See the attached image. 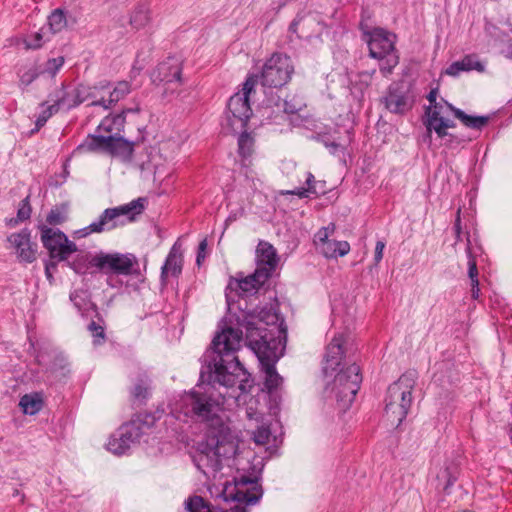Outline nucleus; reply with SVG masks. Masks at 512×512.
<instances>
[{"label":"nucleus","instance_id":"obj_1","mask_svg":"<svg viewBox=\"0 0 512 512\" xmlns=\"http://www.w3.org/2000/svg\"><path fill=\"white\" fill-rule=\"evenodd\" d=\"M241 332L232 328L217 333L212 341L213 356L201 370L200 379L206 385L185 392L171 405L172 415L183 422L205 424L208 432L230 428L221 414L232 406L245 402L253 386L250 374L239 362Z\"/></svg>","mask_w":512,"mask_h":512},{"label":"nucleus","instance_id":"obj_2","mask_svg":"<svg viewBox=\"0 0 512 512\" xmlns=\"http://www.w3.org/2000/svg\"><path fill=\"white\" fill-rule=\"evenodd\" d=\"M192 460L208 479H215L225 465L236 469L233 480L223 484L219 496L224 501L254 505L262 498L260 479L263 460L250 450L239 451L238 437L231 428L208 432L206 440L198 445Z\"/></svg>","mask_w":512,"mask_h":512},{"label":"nucleus","instance_id":"obj_3","mask_svg":"<svg viewBox=\"0 0 512 512\" xmlns=\"http://www.w3.org/2000/svg\"><path fill=\"white\" fill-rule=\"evenodd\" d=\"M136 258L132 254L106 253L99 251L95 254L85 253L69 263V266L81 275L102 273L107 276V285L117 288L122 282L116 277L120 275L128 276L132 274Z\"/></svg>","mask_w":512,"mask_h":512},{"label":"nucleus","instance_id":"obj_4","mask_svg":"<svg viewBox=\"0 0 512 512\" xmlns=\"http://www.w3.org/2000/svg\"><path fill=\"white\" fill-rule=\"evenodd\" d=\"M437 96L436 89L431 90L427 96L430 106L426 109L424 125L429 139H431L432 132H435L438 138H444L447 135V129L455 127V122L450 118L451 115H454L470 129L479 131L487 125L489 117L467 115L444 99L437 101Z\"/></svg>","mask_w":512,"mask_h":512},{"label":"nucleus","instance_id":"obj_5","mask_svg":"<svg viewBox=\"0 0 512 512\" xmlns=\"http://www.w3.org/2000/svg\"><path fill=\"white\" fill-rule=\"evenodd\" d=\"M240 310V314L236 316V325L233 326L231 318H226L221 328V333L224 329L232 328L241 332V342L243 340V328L246 330V339L249 342V335L253 333L255 339H259L260 335L268 334V338L272 335L273 338L278 339L279 329L281 330V337L285 335V341L287 340L286 329L282 327L283 321H280V316L274 305L265 306L261 308L257 315L254 313L246 312L242 309L241 305L237 307Z\"/></svg>","mask_w":512,"mask_h":512},{"label":"nucleus","instance_id":"obj_6","mask_svg":"<svg viewBox=\"0 0 512 512\" xmlns=\"http://www.w3.org/2000/svg\"><path fill=\"white\" fill-rule=\"evenodd\" d=\"M279 329V336H281ZM260 335L259 339L253 337V333L249 335V347L257 356L261 370L265 375V387L269 390L277 389L283 379L275 369L276 362L283 356L285 350V336L275 339L268 334Z\"/></svg>","mask_w":512,"mask_h":512},{"label":"nucleus","instance_id":"obj_7","mask_svg":"<svg viewBox=\"0 0 512 512\" xmlns=\"http://www.w3.org/2000/svg\"><path fill=\"white\" fill-rule=\"evenodd\" d=\"M417 378L416 371L410 370L388 387L385 398V415L391 425L399 426L408 415L413 402L412 392Z\"/></svg>","mask_w":512,"mask_h":512},{"label":"nucleus","instance_id":"obj_8","mask_svg":"<svg viewBox=\"0 0 512 512\" xmlns=\"http://www.w3.org/2000/svg\"><path fill=\"white\" fill-rule=\"evenodd\" d=\"M361 382L360 368L353 362L345 369L338 370L332 382L327 384L325 393L337 402L340 410L345 411L354 401Z\"/></svg>","mask_w":512,"mask_h":512},{"label":"nucleus","instance_id":"obj_9","mask_svg":"<svg viewBox=\"0 0 512 512\" xmlns=\"http://www.w3.org/2000/svg\"><path fill=\"white\" fill-rule=\"evenodd\" d=\"M396 35L383 28H374L369 33V55L380 61V71L388 76L399 63V56L395 49Z\"/></svg>","mask_w":512,"mask_h":512},{"label":"nucleus","instance_id":"obj_10","mask_svg":"<svg viewBox=\"0 0 512 512\" xmlns=\"http://www.w3.org/2000/svg\"><path fill=\"white\" fill-rule=\"evenodd\" d=\"M258 81L257 76H249L241 91L230 97L227 104V120L233 131L243 130L252 114L249 97Z\"/></svg>","mask_w":512,"mask_h":512},{"label":"nucleus","instance_id":"obj_11","mask_svg":"<svg viewBox=\"0 0 512 512\" xmlns=\"http://www.w3.org/2000/svg\"><path fill=\"white\" fill-rule=\"evenodd\" d=\"M144 210V199L138 198L130 203L105 209L97 220L93 221V228L97 233L111 231L126 222H131Z\"/></svg>","mask_w":512,"mask_h":512},{"label":"nucleus","instance_id":"obj_12","mask_svg":"<svg viewBox=\"0 0 512 512\" xmlns=\"http://www.w3.org/2000/svg\"><path fill=\"white\" fill-rule=\"evenodd\" d=\"M350 354V334L346 331L335 333L326 347L322 368L324 374L331 376L338 369L349 366L352 363Z\"/></svg>","mask_w":512,"mask_h":512},{"label":"nucleus","instance_id":"obj_13","mask_svg":"<svg viewBox=\"0 0 512 512\" xmlns=\"http://www.w3.org/2000/svg\"><path fill=\"white\" fill-rule=\"evenodd\" d=\"M294 71L290 57L283 54H273L264 64L261 73V83L267 87H282L291 78Z\"/></svg>","mask_w":512,"mask_h":512},{"label":"nucleus","instance_id":"obj_14","mask_svg":"<svg viewBox=\"0 0 512 512\" xmlns=\"http://www.w3.org/2000/svg\"><path fill=\"white\" fill-rule=\"evenodd\" d=\"M145 433L140 419L132 420L122 425L109 439L107 449L115 455L125 454L133 445L138 443Z\"/></svg>","mask_w":512,"mask_h":512},{"label":"nucleus","instance_id":"obj_15","mask_svg":"<svg viewBox=\"0 0 512 512\" xmlns=\"http://www.w3.org/2000/svg\"><path fill=\"white\" fill-rule=\"evenodd\" d=\"M41 241L44 247L49 251L51 258H57L64 261L69 256L77 252V245L70 241L68 237L59 229H53L45 225L40 227Z\"/></svg>","mask_w":512,"mask_h":512},{"label":"nucleus","instance_id":"obj_16","mask_svg":"<svg viewBox=\"0 0 512 512\" xmlns=\"http://www.w3.org/2000/svg\"><path fill=\"white\" fill-rule=\"evenodd\" d=\"M266 281L267 280L260 279L257 270H255L253 274L242 279L231 278L225 290V297L229 311L231 312L240 305L237 304L238 299L255 294Z\"/></svg>","mask_w":512,"mask_h":512},{"label":"nucleus","instance_id":"obj_17","mask_svg":"<svg viewBox=\"0 0 512 512\" xmlns=\"http://www.w3.org/2000/svg\"><path fill=\"white\" fill-rule=\"evenodd\" d=\"M335 232V224L330 223L314 235V244L317 250L328 259H337L347 255L350 251V244L347 241L332 239Z\"/></svg>","mask_w":512,"mask_h":512},{"label":"nucleus","instance_id":"obj_18","mask_svg":"<svg viewBox=\"0 0 512 512\" xmlns=\"http://www.w3.org/2000/svg\"><path fill=\"white\" fill-rule=\"evenodd\" d=\"M279 258L276 249L268 242L260 241L256 248V270L262 280H268L275 271Z\"/></svg>","mask_w":512,"mask_h":512},{"label":"nucleus","instance_id":"obj_19","mask_svg":"<svg viewBox=\"0 0 512 512\" xmlns=\"http://www.w3.org/2000/svg\"><path fill=\"white\" fill-rule=\"evenodd\" d=\"M181 72V58L177 56H171L157 66V68L151 74V79L155 83H180Z\"/></svg>","mask_w":512,"mask_h":512},{"label":"nucleus","instance_id":"obj_20","mask_svg":"<svg viewBox=\"0 0 512 512\" xmlns=\"http://www.w3.org/2000/svg\"><path fill=\"white\" fill-rule=\"evenodd\" d=\"M8 241L20 261L31 263L36 259L37 244L31 242V234L27 229L11 234Z\"/></svg>","mask_w":512,"mask_h":512},{"label":"nucleus","instance_id":"obj_21","mask_svg":"<svg viewBox=\"0 0 512 512\" xmlns=\"http://www.w3.org/2000/svg\"><path fill=\"white\" fill-rule=\"evenodd\" d=\"M385 107L392 113L403 114L410 107L406 93L398 85H391L384 97Z\"/></svg>","mask_w":512,"mask_h":512},{"label":"nucleus","instance_id":"obj_22","mask_svg":"<svg viewBox=\"0 0 512 512\" xmlns=\"http://www.w3.org/2000/svg\"><path fill=\"white\" fill-rule=\"evenodd\" d=\"M183 254L180 244L174 243L171 247L164 265L161 268V279L165 280L169 275L178 276L182 272Z\"/></svg>","mask_w":512,"mask_h":512},{"label":"nucleus","instance_id":"obj_23","mask_svg":"<svg viewBox=\"0 0 512 512\" xmlns=\"http://www.w3.org/2000/svg\"><path fill=\"white\" fill-rule=\"evenodd\" d=\"M130 92V85L126 81L118 82L113 90L105 91L104 94H108V98L105 95L101 96V98L93 100L91 105L94 106H103L104 108H109L114 103L118 102L122 98H124Z\"/></svg>","mask_w":512,"mask_h":512},{"label":"nucleus","instance_id":"obj_24","mask_svg":"<svg viewBox=\"0 0 512 512\" xmlns=\"http://www.w3.org/2000/svg\"><path fill=\"white\" fill-rule=\"evenodd\" d=\"M77 97V94H73L72 88L61 87L50 95V101L57 105L58 110H69L79 105Z\"/></svg>","mask_w":512,"mask_h":512},{"label":"nucleus","instance_id":"obj_25","mask_svg":"<svg viewBox=\"0 0 512 512\" xmlns=\"http://www.w3.org/2000/svg\"><path fill=\"white\" fill-rule=\"evenodd\" d=\"M132 109L123 111L121 114H117L114 116L105 117L98 126V130L100 132H106L108 135H119L122 131L125 123L124 113L132 112ZM135 112L139 111V108L134 110Z\"/></svg>","mask_w":512,"mask_h":512},{"label":"nucleus","instance_id":"obj_26","mask_svg":"<svg viewBox=\"0 0 512 512\" xmlns=\"http://www.w3.org/2000/svg\"><path fill=\"white\" fill-rule=\"evenodd\" d=\"M44 405L43 396L39 392L23 395L19 401V407L25 415H35L41 411Z\"/></svg>","mask_w":512,"mask_h":512},{"label":"nucleus","instance_id":"obj_27","mask_svg":"<svg viewBox=\"0 0 512 512\" xmlns=\"http://www.w3.org/2000/svg\"><path fill=\"white\" fill-rule=\"evenodd\" d=\"M108 135H89L80 145L76 151L79 153L107 151Z\"/></svg>","mask_w":512,"mask_h":512},{"label":"nucleus","instance_id":"obj_28","mask_svg":"<svg viewBox=\"0 0 512 512\" xmlns=\"http://www.w3.org/2000/svg\"><path fill=\"white\" fill-rule=\"evenodd\" d=\"M133 144L122 136L108 135L107 151L112 155L129 156L132 154Z\"/></svg>","mask_w":512,"mask_h":512},{"label":"nucleus","instance_id":"obj_29","mask_svg":"<svg viewBox=\"0 0 512 512\" xmlns=\"http://www.w3.org/2000/svg\"><path fill=\"white\" fill-rule=\"evenodd\" d=\"M70 300L81 315H88L90 310H95V305L91 302L86 291L76 290L72 292Z\"/></svg>","mask_w":512,"mask_h":512},{"label":"nucleus","instance_id":"obj_30","mask_svg":"<svg viewBox=\"0 0 512 512\" xmlns=\"http://www.w3.org/2000/svg\"><path fill=\"white\" fill-rule=\"evenodd\" d=\"M150 21V11L146 3H141L135 7L130 17V24L135 29L145 27Z\"/></svg>","mask_w":512,"mask_h":512},{"label":"nucleus","instance_id":"obj_31","mask_svg":"<svg viewBox=\"0 0 512 512\" xmlns=\"http://www.w3.org/2000/svg\"><path fill=\"white\" fill-rule=\"evenodd\" d=\"M149 390L150 384L147 375L145 373L140 374L131 391L133 398L143 401L149 396Z\"/></svg>","mask_w":512,"mask_h":512},{"label":"nucleus","instance_id":"obj_32","mask_svg":"<svg viewBox=\"0 0 512 512\" xmlns=\"http://www.w3.org/2000/svg\"><path fill=\"white\" fill-rule=\"evenodd\" d=\"M458 465L455 463H445L444 468L438 473L437 478L444 481V489H448L458 478Z\"/></svg>","mask_w":512,"mask_h":512},{"label":"nucleus","instance_id":"obj_33","mask_svg":"<svg viewBox=\"0 0 512 512\" xmlns=\"http://www.w3.org/2000/svg\"><path fill=\"white\" fill-rule=\"evenodd\" d=\"M306 184L307 188H296L294 190L287 191L285 194L297 195L300 198H308L311 194H318L316 189L317 181L311 172L307 173Z\"/></svg>","mask_w":512,"mask_h":512},{"label":"nucleus","instance_id":"obj_34","mask_svg":"<svg viewBox=\"0 0 512 512\" xmlns=\"http://www.w3.org/2000/svg\"><path fill=\"white\" fill-rule=\"evenodd\" d=\"M49 29L53 33L60 32L67 25L66 17L61 9H56L48 17Z\"/></svg>","mask_w":512,"mask_h":512},{"label":"nucleus","instance_id":"obj_35","mask_svg":"<svg viewBox=\"0 0 512 512\" xmlns=\"http://www.w3.org/2000/svg\"><path fill=\"white\" fill-rule=\"evenodd\" d=\"M48 40L45 28H41L39 31L31 33L25 40V46L28 49H38Z\"/></svg>","mask_w":512,"mask_h":512},{"label":"nucleus","instance_id":"obj_36","mask_svg":"<svg viewBox=\"0 0 512 512\" xmlns=\"http://www.w3.org/2000/svg\"><path fill=\"white\" fill-rule=\"evenodd\" d=\"M41 66L40 65H31L26 68L24 71H21L19 74L20 77V85L23 87H27L30 85L39 75H41Z\"/></svg>","mask_w":512,"mask_h":512},{"label":"nucleus","instance_id":"obj_37","mask_svg":"<svg viewBox=\"0 0 512 512\" xmlns=\"http://www.w3.org/2000/svg\"><path fill=\"white\" fill-rule=\"evenodd\" d=\"M314 21V17L311 15L307 16H297L294 21L290 25V31L294 33H299L301 37H308L309 35L305 34V28L308 27Z\"/></svg>","mask_w":512,"mask_h":512},{"label":"nucleus","instance_id":"obj_38","mask_svg":"<svg viewBox=\"0 0 512 512\" xmlns=\"http://www.w3.org/2000/svg\"><path fill=\"white\" fill-rule=\"evenodd\" d=\"M63 64L64 58L61 56L49 59L43 67L41 66V73L48 74L50 77H54L56 73L61 69Z\"/></svg>","mask_w":512,"mask_h":512},{"label":"nucleus","instance_id":"obj_39","mask_svg":"<svg viewBox=\"0 0 512 512\" xmlns=\"http://www.w3.org/2000/svg\"><path fill=\"white\" fill-rule=\"evenodd\" d=\"M59 110H58V107L57 105H55L54 103L48 105L47 107H45L41 113L38 115L37 119H36V122H35V129L32 131H38L41 127H43L46 122L48 121V119L54 115L55 113H57Z\"/></svg>","mask_w":512,"mask_h":512},{"label":"nucleus","instance_id":"obj_40","mask_svg":"<svg viewBox=\"0 0 512 512\" xmlns=\"http://www.w3.org/2000/svg\"><path fill=\"white\" fill-rule=\"evenodd\" d=\"M67 218V210L65 207H55L50 210L46 217L47 223L50 225H59Z\"/></svg>","mask_w":512,"mask_h":512},{"label":"nucleus","instance_id":"obj_41","mask_svg":"<svg viewBox=\"0 0 512 512\" xmlns=\"http://www.w3.org/2000/svg\"><path fill=\"white\" fill-rule=\"evenodd\" d=\"M462 65H464L465 72L478 71L484 72L485 66L481 63L476 55H466L462 59Z\"/></svg>","mask_w":512,"mask_h":512},{"label":"nucleus","instance_id":"obj_42","mask_svg":"<svg viewBox=\"0 0 512 512\" xmlns=\"http://www.w3.org/2000/svg\"><path fill=\"white\" fill-rule=\"evenodd\" d=\"M238 147L239 153L243 157L250 156L253 148V138L247 133H242L238 139Z\"/></svg>","mask_w":512,"mask_h":512},{"label":"nucleus","instance_id":"obj_43","mask_svg":"<svg viewBox=\"0 0 512 512\" xmlns=\"http://www.w3.org/2000/svg\"><path fill=\"white\" fill-rule=\"evenodd\" d=\"M444 140V145L450 149H455L464 144L465 142H468L471 140V138H466L459 135L451 134L447 131V135L444 138H441Z\"/></svg>","mask_w":512,"mask_h":512},{"label":"nucleus","instance_id":"obj_44","mask_svg":"<svg viewBox=\"0 0 512 512\" xmlns=\"http://www.w3.org/2000/svg\"><path fill=\"white\" fill-rule=\"evenodd\" d=\"M466 252L468 254V258H469V261H468V276L471 280V283H476L479 282L478 280V269H477V264H476V261L474 258H472L471 256V249H470V240L468 239V243H467V247H466Z\"/></svg>","mask_w":512,"mask_h":512},{"label":"nucleus","instance_id":"obj_45","mask_svg":"<svg viewBox=\"0 0 512 512\" xmlns=\"http://www.w3.org/2000/svg\"><path fill=\"white\" fill-rule=\"evenodd\" d=\"M271 436L270 429L264 425L259 426L254 432H253V440L258 445H264L269 442Z\"/></svg>","mask_w":512,"mask_h":512},{"label":"nucleus","instance_id":"obj_46","mask_svg":"<svg viewBox=\"0 0 512 512\" xmlns=\"http://www.w3.org/2000/svg\"><path fill=\"white\" fill-rule=\"evenodd\" d=\"M88 330L91 332L93 338H94V343H100L102 340H104V337H105V333H104V327L95 322V321H91V323L88 325Z\"/></svg>","mask_w":512,"mask_h":512},{"label":"nucleus","instance_id":"obj_47","mask_svg":"<svg viewBox=\"0 0 512 512\" xmlns=\"http://www.w3.org/2000/svg\"><path fill=\"white\" fill-rule=\"evenodd\" d=\"M31 215V207L29 205V199L26 197L24 200H22L21 205L17 212V217L20 221L27 220L30 218Z\"/></svg>","mask_w":512,"mask_h":512},{"label":"nucleus","instance_id":"obj_48","mask_svg":"<svg viewBox=\"0 0 512 512\" xmlns=\"http://www.w3.org/2000/svg\"><path fill=\"white\" fill-rule=\"evenodd\" d=\"M461 72H465L464 65H462V60L455 61V62L451 63L445 69V74L452 76V77L458 76Z\"/></svg>","mask_w":512,"mask_h":512},{"label":"nucleus","instance_id":"obj_49","mask_svg":"<svg viewBox=\"0 0 512 512\" xmlns=\"http://www.w3.org/2000/svg\"><path fill=\"white\" fill-rule=\"evenodd\" d=\"M73 89V94H77L78 97H77V100H79V104L83 103L84 101L87 100L88 96H89V89L85 86H78L76 88H72Z\"/></svg>","mask_w":512,"mask_h":512},{"label":"nucleus","instance_id":"obj_50","mask_svg":"<svg viewBox=\"0 0 512 512\" xmlns=\"http://www.w3.org/2000/svg\"><path fill=\"white\" fill-rule=\"evenodd\" d=\"M92 233H97V230L93 228V222L90 225H88V226H86L84 228L76 230L74 232V237H76V238H85V237L89 236Z\"/></svg>","mask_w":512,"mask_h":512},{"label":"nucleus","instance_id":"obj_51","mask_svg":"<svg viewBox=\"0 0 512 512\" xmlns=\"http://www.w3.org/2000/svg\"><path fill=\"white\" fill-rule=\"evenodd\" d=\"M321 142L323 145L329 149L330 153L336 154L339 150H343L344 148L335 141H328L325 139H322Z\"/></svg>","mask_w":512,"mask_h":512},{"label":"nucleus","instance_id":"obj_52","mask_svg":"<svg viewBox=\"0 0 512 512\" xmlns=\"http://www.w3.org/2000/svg\"><path fill=\"white\" fill-rule=\"evenodd\" d=\"M384 249L385 243L383 241H377L374 253V260L376 264H378L382 260Z\"/></svg>","mask_w":512,"mask_h":512},{"label":"nucleus","instance_id":"obj_53","mask_svg":"<svg viewBox=\"0 0 512 512\" xmlns=\"http://www.w3.org/2000/svg\"><path fill=\"white\" fill-rule=\"evenodd\" d=\"M206 247H207L206 240L201 241L200 244H199V247H198V252H197V258H196L197 265H200L201 261L205 258V256H206V253H205Z\"/></svg>","mask_w":512,"mask_h":512},{"label":"nucleus","instance_id":"obj_54","mask_svg":"<svg viewBox=\"0 0 512 512\" xmlns=\"http://www.w3.org/2000/svg\"><path fill=\"white\" fill-rule=\"evenodd\" d=\"M454 230L456 234V241H460L461 237V218H460V209L457 211V217L454 224Z\"/></svg>","mask_w":512,"mask_h":512},{"label":"nucleus","instance_id":"obj_55","mask_svg":"<svg viewBox=\"0 0 512 512\" xmlns=\"http://www.w3.org/2000/svg\"><path fill=\"white\" fill-rule=\"evenodd\" d=\"M56 270V263L50 262L45 265V274L48 279L52 278V272Z\"/></svg>","mask_w":512,"mask_h":512},{"label":"nucleus","instance_id":"obj_56","mask_svg":"<svg viewBox=\"0 0 512 512\" xmlns=\"http://www.w3.org/2000/svg\"><path fill=\"white\" fill-rule=\"evenodd\" d=\"M471 285H472V289H471L472 297L474 299H478L479 294H480L479 282H477V284L475 282L471 283Z\"/></svg>","mask_w":512,"mask_h":512},{"label":"nucleus","instance_id":"obj_57","mask_svg":"<svg viewBox=\"0 0 512 512\" xmlns=\"http://www.w3.org/2000/svg\"><path fill=\"white\" fill-rule=\"evenodd\" d=\"M246 415L249 419L259 420V414L252 407L247 408Z\"/></svg>","mask_w":512,"mask_h":512},{"label":"nucleus","instance_id":"obj_58","mask_svg":"<svg viewBox=\"0 0 512 512\" xmlns=\"http://www.w3.org/2000/svg\"><path fill=\"white\" fill-rule=\"evenodd\" d=\"M299 109H300V108H297V107H295V106H291V105H289L287 102H285V104H284V111H285L286 113H291V114H293V113L297 112Z\"/></svg>","mask_w":512,"mask_h":512},{"label":"nucleus","instance_id":"obj_59","mask_svg":"<svg viewBox=\"0 0 512 512\" xmlns=\"http://www.w3.org/2000/svg\"><path fill=\"white\" fill-rule=\"evenodd\" d=\"M507 57L512 59V44L507 49Z\"/></svg>","mask_w":512,"mask_h":512},{"label":"nucleus","instance_id":"obj_60","mask_svg":"<svg viewBox=\"0 0 512 512\" xmlns=\"http://www.w3.org/2000/svg\"><path fill=\"white\" fill-rule=\"evenodd\" d=\"M36 359H37V361H38V363H39V364H41V363H42L41 357H40L39 355H37V356H36Z\"/></svg>","mask_w":512,"mask_h":512},{"label":"nucleus","instance_id":"obj_61","mask_svg":"<svg viewBox=\"0 0 512 512\" xmlns=\"http://www.w3.org/2000/svg\"><path fill=\"white\" fill-rule=\"evenodd\" d=\"M133 69H134V70H135V69L142 70V66H139V67L134 66V68H133Z\"/></svg>","mask_w":512,"mask_h":512}]
</instances>
